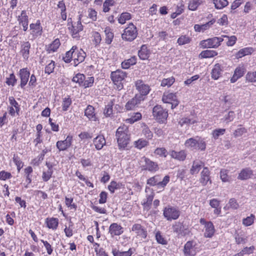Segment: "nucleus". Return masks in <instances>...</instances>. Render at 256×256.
I'll use <instances>...</instances> for the list:
<instances>
[{"label":"nucleus","instance_id":"obj_1","mask_svg":"<svg viewBox=\"0 0 256 256\" xmlns=\"http://www.w3.org/2000/svg\"><path fill=\"white\" fill-rule=\"evenodd\" d=\"M116 138L120 148H124L130 141V134L128 127L126 125L120 126L116 132Z\"/></svg>","mask_w":256,"mask_h":256},{"label":"nucleus","instance_id":"obj_2","mask_svg":"<svg viewBox=\"0 0 256 256\" xmlns=\"http://www.w3.org/2000/svg\"><path fill=\"white\" fill-rule=\"evenodd\" d=\"M186 147L192 150H204L206 147L204 141L199 137L190 138L187 140L184 144Z\"/></svg>","mask_w":256,"mask_h":256},{"label":"nucleus","instance_id":"obj_3","mask_svg":"<svg viewBox=\"0 0 256 256\" xmlns=\"http://www.w3.org/2000/svg\"><path fill=\"white\" fill-rule=\"evenodd\" d=\"M170 181V176H166L162 180L160 175H156L147 180V184L150 186H156L158 189H163Z\"/></svg>","mask_w":256,"mask_h":256},{"label":"nucleus","instance_id":"obj_4","mask_svg":"<svg viewBox=\"0 0 256 256\" xmlns=\"http://www.w3.org/2000/svg\"><path fill=\"white\" fill-rule=\"evenodd\" d=\"M126 77V72L120 70H118L114 72H112L110 74L112 81L116 86V88L118 90L123 88L122 81Z\"/></svg>","mask_w":256,"mask_h":256},{"label":"nucleus","instance_id":"obj_5","mask_svg":"<svg viewBox=\"0 0 256 256\" xmlns=\"http://www.w3.org/2000/svg\"><path fill=\"white\" fill-rule=\"evenodd\" d=\"M180 214V212L178 208L168 206L165 207L163 210L164 216L169 221L177 220Z\"/></svg>","mask_w":256,"mask_h":256},{"label":"nucleus","instance_id":"obj_6","mask_svg":"<svg viewBox=\"0 0 256 256\" xmlns=\"http://www.w3.org/2000/svg\"><path fill=\"white\" fill-rule=\"evenodd\" d=\"M138 32L136 26L132 23H130L126 27L122 35L123 40L127 41H132L137 36Z\"/></svg>","mask_w":256,"mask_h":256},{"label":"nucleus","instance_id":"obj_7","mask_svg":"<svg viewBox=\"0 0 256 256\" xmlns=\"http://www.w3.org/2000/svg\"><path fill=\"white\" fill-rule=\"evenodd\" d=\"M152 114L160 123L165 122L168 116V112L160 106H156L153 108Z\"/></svg>","mask_w":256,"mask_h":256},{"label":"nucleus","instance_id":"obj_8","mask_svg":"<svg viewBox=\"0 0 256 256\" xmlns=\"http://www.w3.org/2000/svg\"><path fill=\"white\" fill-rule=\"evenodd\" d=\"M224 40L222 36L220 37H214L206 40H202L200 42V46L203 48H218L221 42Z\"/></svg>","mask_w":256,"mask_h":256},{"label":"nucleus","instance_id":"obj_9","mask_svg":"<svg viewBox=\"0 0 256 256\" xmlns=\"http://www.w3.org/2000/svg\"><path fill=\"white\" fill-rule=\"evenodd\" d=\"M68 28L70 30L72 36L74 38H78V32L83 30V26L80 20H79L76 24L74 25L72 24V20L71 18H68Z\"/></svg>","mask_w":256,"mask_h":256},{"label":"nucleus","instance_id":"obj_10","mask_svg":"<svg viewBox=\"0 0 256 256\" xmlns=\"http://www.w3.org/2000/svg\"><path fill=\"white\" fill-rule=\"evenodd\" d=\"M162 100L164 103L171 104L172 108H176L179 104L175 94L164 92L162 98Z\"/></svg>","mask_w":256,"mask_h":256},{"label":"nucleus","instance_id":"obj_11","mask_svg":"<svg viewBox=\"0 0 256 256\" xmlns=\"http://www.w3.org/2000/svg\"><path fill=\"white\" fill-rule=\"evenodd\" d=\"M140 164L144 170L150 172H155L158 168V166L156 162L151 161L150 159L146 157H142L141 158Z\"/></svg>","mask_w":256,"mask_h":256},{"label":"nucleus","instance_id":"obj_12","mask_svg":"<svg viewBox=\"0 0 256 256\" xmlns=\"http://www.w3.org/2000/svg\"><path fill=\"white\" fill-rule=\"evenodd\" d=\"M200 224L204 226V234L206 237H212L215 232L213 224L211 222H206L204 218H200Z\"/></svg>","mask_w":256,"mask_h":256},{"label":"nucleus","instance_id":"obj_13","mask_svg":"<svg viewBox=\"0 0 256 256\" xmlns=\"http://www.w3.org/2000/svg\"><path fill=\"white\" fill-rule=\"evenodd\" d=\"M86 56L85 52L82 49L78 50L74 46L73 54L74 65L77 66L80 63L82 62Z\"/></svg>","mask_w":256,"mask_h":256},{"label":"nucleus","instance_id":"obj_14","mask_svg":"<svg viewBox=\"0 0 256 256\" xmlns=\"http://www.w3.org/2000/svg\"><path fill=\"white\" fill-rule=\"evenodd\" d=\"M18 75L20 78V86L24 88L28 81L30 72L27 68H23L19 70Z\"/></svg>","mask_w":256,"mask_h":256},{"label":"nucleus","instance_id":"obj_15","mask_svg":"<svg viewBox=\"0 0 256 256\" xmlns=\"http://www.w3.org/2000/svg\"><path fill=\"white\" fill-rule=\"evenodd\" d=\"M30 35L32 38H36L42 35V28L41 26L40 20H36V23L31 24L30 26Z\"/></svg>","mask_w":256,"mask_h":256},{"label":"nucleus","instance_id":"obj_16","mask_svg":"<svg viewBox=\"0 0 256 256\" xmlns=\"http://www.w3.org/2000/svg\"><path fill=\"white\" fill-rule=\"evenodd\" d=\"M196 244L193 241H188L184 244V254L185 256H194L197 253Z\"/></svg>","mask_w":256,"mask_h":256},{"label":"nucleus","instance_id":"obj_17","mask_svg":"<svg viewBox=\"0 0 256 256\" xmlns=\"http://www.w3.org/2000/svg\"><path fill=\"white\" fill-rule=\"evenodd\" d=\"M136 90L140 92L139 96L144 98L150 92V88L148 84H145L142 80H138L135 84Z\"/></svg>","mask_w":256,"mask_h":256},{"label":"nucleus","instance_id":"obj_18","mask_svg":"<svg viewBox=\"0 0 256 256\" xmlns=\"http://www.w3.org/2000/svg\"><path fill=\"white\" fill-rule=\"evenodd\" d=\"M144 99V98H142V96L136 94L134 98L126 102L125 106L126 109L128 110H133L142 101H143Z\"/></svg>","mask_w":256,"mask_h":256},{"label":"nucleus","instance_id":"obj_19","mask_svg":"<svg viewBox=\"0 0 256 256\" xmlns=\"http://www.w3.org/2000/svg\"><path fill=\"white\" fill-rule=\"evenodd\" d=\"M72 142V136L68 135L64 140H58L56 146L60 151H64L70 146Z\"/></svg>","mask_w":256,"mask_h":256},{"label":"nucleus","instance_id":"obj_20","mask_svg":"<svg viewBox=\"0 0 256 256\" xmlns=\"http://www.w3.org/2000/svg\"><path fill=\"white\" fill-rule=\"evenodd\" d=\"M124 232L123 228L117 223L112 224L109 227V233L112 237L120 236Z\"/></svg>","mask_w":256,"mask_h":256},{"label":"nucleus","instance_id":"obj_21","mask_svg":"<svg viewBox=\"0 0 256 256\" xmlns=\"http://www.w3.org/2000/svg\"><path fill=\"white\" fill-rule=\"evenodd\" d=\"M246 70V68L243 65L238 66L235 69L233 76L230 79V82L232 83L235 82L238 78L243 76Z\"/></svg>","mask_w":256,"mask_h":256},{"label":"nucleus","instance_id":"obj_22","mask_svg":"<svg viewBox=\"0 0 256 256\" xmlns=\"http://www.w3.org/2000/svg\"><path fill=\"white\" fill-rule=\"evenodd\" d=\"M30 46V44L28 42H23L21 44L20 54L25 60H28L29 58Z\"/></svg>","mask_w":256,"mask_h":256},{"label":"nucleus","instance_id":"obj_23","mask_svg":"<svg viewBox=\"0 0 256 256\" xmlns=\"http://www.w3.org/2000/svg\"><path fill=\"white\" fill-rule=\"evenodd\" d=\"M93 144L97 150H100L106 145V140L103 135H98L94 139Z\"/></svg>","mask_w":256,"mask_h":256},{"label":"nucleus","instance_id":"obj_24","mask_svg":"<svg viewBox=\"0 0 256 256\" xmlns=\"http://www.w3.org/2000/svg\"><path fill=\"white\" fill-rule=\"evenodd\" d=\"M132 230L134 232L137 236L145 238L146 237V231L140 224H134L132 228Z\"/></svg>","mask_w":256,"mask_h":256},{"label":"nucleus","instance_id":"obj_25","mask_svg":"<svg viewBox=\"0 0 256 256\" xmlns=\"http://www.w3.org/2000/svg\"><path fill=\"white\" fill-rule=\"evenodd\" d=\"M45 224L48 228L56 230L58 227V220L54 218H48L45 220Z\"/></svg>","mask_w":256,"mask_h":256},{"label":"nucleus","instance_id":"obj_26","mask_svg":"<svg viewBox=\"0 0 256 256\" xmlns=\"http://www.w3.org/2000/svg\"><path fill=\"white\" fill-rule=\"evenodd\" d=\"M148 191L150 192V194H147L146 198L144 200V202L142 203L144 208L148 209L150 208V206L152 204L154 196V192L151 190V189L146 186V192H148Z\"/></svg>","mask_w":256,"mask_h":256},{"label":"nucleus","instance_id":"obj_27","mask_svg":"<svg viewBox=\"0 0 256 256\" xmlns=\"http://www.w3.org/2000/svg\"><path fill=\"white\" fill-rule=\"evenodd\" d=\"M222 69L219 64H216L212 70L211 76L212 78L216 80L222 76Z\"/></svg>","mask_w":256,"mask_h":256},{"label":"nucleus","instance_id":"obj_28","mask_svg":"<svg viewBox=\"0 0 256 256\" xmlns=\"http://www.w3.org/2000/svg\"><path fill=\"white\" fill-rule=\"evenodd\" d=\"M253 175V172L249 168L242 170L238 176V179L246 180L252 178Z\"/></svg>","mask_w":256,"mask_h":256},{"label":"nucleus","instance_id":"obj_29","mask_svg":"<svg viewBox=\"0 0 256 256\" xmlns=\"http://www.w3.org/2000/svg\"><path fill=\"white\" fill-rule=\"evenodd\" d=\"M208 181H210V183H211L210 178V171L208 168H204L201 172L200 182L204 186L207 184Z\"/></svg>","mask_w":256,"mask_h":256},{"label":"nucleus","instance_id":"obj_30","mask_svg":"<svg viewBox=\"0 0 256 256\" xmlns=\"http://www.w3.org/2000/svg\"><path fill=\"white\" fill-rule=\"evenodd\" d=\"M214 22L215 20L213 19L204 24H195L194 26V29L196 32H204L208 29Z\"/></svg>","mask_w":256,"mask_h":256},{"label":"nucleus","instance_id":"obj_31","mask_svg":"<svg viewBox=\"0 0 256 256\" xmlns=\"http://www.w3.org/2000/svg\"><path fill=\"white\" fill-rule=\"evenodd\" d=\"M172 158L178 160L183 161L186 159V154L184 150H181L177 152L174 150H172L170 153Z\"/></svg>","mask_w":256,"mask_h":256},{"label":"nucleus","instance_id":"obj_32","mask_svg":"<svg viewBox=\"0 0 256 256\" xmlns=\"http://www.w3.org/2000/svg\"><path fill=\"white\" fill-rule=\"evenodd\" d=\"M84 114L90 120H96L94 108L90 105H88L85 110Z\"/></svg>","mask_w":256,"mask_h":256},{"label":"nucleus","instance_id":"obj_33","mask_svg":"<svg viewBox=\"0 0 256 256\" xmlns=\"http://www.w3.org/2000/svg\"><path fill=\"white\" fill-rule=\"evenodd\" d=\"M203 166V163L201 161L195 160L193 162L190 172L192 174H198Z\"/></svg>","mask_w":256,"mask_h":256},{"label":"nucleus","instance_id":"obj_34","mask_svg":"<svg viewBox=\"0 0 256 256\" xmlns=\"http://www.w3.org/2000/svg\"><path fill=\"white\" fill-rule=\"evenodd\" d=\"M138 55L142 60H146L148 58L150 52L146 46L143 45L142 46L140 50L138 51Z\"/></svg>","mask_w":256,"mask_h":256},{"label":"nucleus","instance_id":"obj_35","mask_svg":"<svg viewBox=\"0 0 256 256\" xmlns=\"http://www.w3.org/2000/svg\"><path fill=\"white\" fill-rule=\"evenodd\" d=\"M253 52V49L252 48H244L240 50L236 54V56L238 58H241L246 56L252 54Z\"/></svg>","mask_w":256,"mask_h":256},{"label":"nucleus","instance_id":"obj_36","mask_svg":"<svg viewBox=\"0 0 256 256\" xmlns=\"http://www.w3.org/2000/svg\"><path fill=\"white\" fill-rule=\"evenodd\" d=\"M60 45L59 39L56 38L50 44L47 48V52L48 53L54 52L57 50Z\"/></svg>","mask_w":256,"mask_h":256},{"label":"nucleus","instance_id":"obj_37","mask_svg":"<svg viewBox=\"0 0 256 256\" xmlns=\"http://www.w3.org/2000/svg\"><path fill=\"white\" fill-rule=\"evenodd\" d=\"M136 63V56H132L131 58L126 60L122 62V67L124 69H128L131 66L134 65Z\"/></svg>","mask_w":256,"mask_h":256},{"label":"nucleus","instance_id":"obj_38","mask_svg":"<svg viewBox=\"0 0 256 256\" xmlns=\"http://www.w3.org/2000/svg\"><path fill=\"white\" fill-rule=\"evenodd\" d=\"M217 54V52L215 50H207L202 51L199 56L200 58H210L216 56Z\"/></svg>","mask_w":256,"mask_h":256},{"label":"nucleus","instance_id":"obj_39","mask_svg":"<svg viewBox=\"0 0 256 256\" xmlns=\"http://www.w3.org/2000/svg\"><path fill=\"white\" fill-rule=\"evenodd\" d=\"M105 34V42L106 44H110L114 38V34L111 29L109 28H106L104 31Z\"/></svg>","mask_w":256,"mask_h":256},{"label":"nucleus","instance_id":"obj_40","mask_svg":"<svg viewBox=\"0 0 256 256\" xmlns=\"http://www.w3.org/2000/svg\"><path fill=\"white\" fill-rule=\"evenodd\" d=\"M114 100H111L106 106L104 114L106 117H110L112 114V106L114 104Z\"/></svg>","mask_w":256,"mask_h":256},{"label":"nucleus","instance_id":"obj_41","mask_svg":"<svg viewBox=\"0 0 256 256\" xmlns=\"http://www.w3.org/2000/svg\"><path fill=\"white\" fill-rule=\"evenodd\" d=\"M18 20L21 25L28 24V17L25 10H22L20 16H18Z\"/></svg>","mask_w":256,"mask_h":256},{"label":"nucleus","instance_id":"obj_42","mask_svg":"<svg viewBox=\"0 0 256 256\" xmlns=\"http://www.w3.org/2000/svg\"><path fill=\"white\" fill-rule=\"evenodd\" d=\"M112 253L114 256H131L132 252L131 248L126 252H120L116 248H114L112 249Z\"/></svg>","mask_w":256,"mask_h":256},{"label":"nucleus","instance_id":"obj_43","mask_svg":"<svg viewBox=\"0 0 256 256\" xmlns=\"http://www.w3.org/2000/svg\"><path fill=\"white\" fill-rule=\"evenodd\" d=\"M142 134L148 139L151 140L153 137V133L146 124L142 126Z\"/></svg>","mask_w":256,"mask_h":256},{"label":"nucleus","instance_id":"obj_44","mask_svg":"<svg viewBox=\"0 0 256 256\" xmlns=\"http://www.w3.org/2000/svg\"><path fill=\"white\" fill-rule=\"evenodd\" d=\"M72 101L69 96H67L62 98V109L63 111H67L69 107L72 104Z\"/></svg>","mask_w":256,"mask_h":256},{"label":"nucleus","instance_id":"obj_45","mask_svg":"<svg viewBox=\"0 0 256 256\" xmlns=\"http://www.w3.org/2000/svg\"><path fill=\"white\" fill-rule=\"evenodd\" d=\"M142 114L140 112L134 113L132 114L130 118H127L126 121L130 124H133L136 122L140 120Z\"/></svg>","mask_w":256,"mask_h":256},{"label":"nucleus","instance_id":"obj_46","mask_svg":"<svg viewBox=\"0 0 256 256\" xmlns=\"http://www.w3.org/2000/svg\"><path fill=\"white\" fill-rule=\"evenodd\" d=\"M255 218V216L251 214L250 216L242 220V224L246 226H250L254 224Z\"/></svg>","mask_w":256,"mask_h":256},{"label":"nucleus","instance_id":"obj_47","mask_svg":"<svg viewBox=\"0 0 256 256\" xmlns=\"http://www.w3.org/2000/svg\"><path fill=\"white\" fill-rule=\"evenodd\" d=\"M85 80V76L82 74H78L72 78V82L78 83L80 86H82L84 81Z\"/></svg>","mask_w":256,"mask_h":256},{"label":"nucleus","instance_id":"obj_48","mask_svg":"<svg viewBox=\"0 0 256 256\" xmlns=\"http://www.w3.org/2000/svg\"><path fill=\"white\" fill-rule=\"evenodd\" d=\"M74 48V46H73L69 51L66 53L64 56L63 57V60L66 62L68 63L71 61L72 60H73Z\"/></svg>","mask_w":256,"mask_h":256},{"label":"nucleus","instance_id":"obj_49","mask_svg":"<svg viewBox=\"0 0 256 256\" xmlns=\"http://www.w3.org/2000/svg\"><path fill=\"white\" fill-rule=\"evenodd\" d=\"M214 4L217 9H222L228 4L226 0H214Z\"/></svg>","mask_w":256,"mask_h":256},{"label":"nucleus","instance_id":"obj_50","mask_svg":"<svg viewBox=\"0 0 256 256\" xmlns=\"http://www.w3.org/2000/svg\"><path fill=\"white\" fill-rule=\"evenodd\" d=\"M148 142L143 138H140L138 140L135 141L134 143L135 146L138 149H142V148L148 146Z\"/></svg>","mask_w":256,"mask_h":256},{"label":"nucleus","instance_id":"obj_51","mask_svg":"<svg viewBox=\"0 0 256 256\" xmlns=\"http://www.w3.org/2000/svg\"><path fill=\"white\" fill-rule=\"evenodd\" d=\"M131 18V15L128 12H123L122 13L118 19V22L121 24H124L126 20H129Z\"/></svg>","mask_w":256,"mask_h":256},{"label":"nucleus","instance_id":"obj_52","mask_svg":"<svg viewBox=\"0 0 256 256\" xmlns=\"http://www.w3.org/2000/svg\"><path fill=\"white\" fill-rule=\"evenodd\" d=\"M16 82L17 80L15 75L13 73L10 74L9 76L6 78V82L9 86H15Z\"/></svg>","mask_w":256,"mask_h":256},{"label":"nucleus","instance_id":"obj_53","mask_svg":"<svg viewBox=\"0 0 256 256\" xmlns=\"http://www.w3.org/2000/svg\"><path fill=\"white\" fill-rule=\"evenodd\" d=\"M174 81L175 79L173 76L164 78L162 80L161 86L170 87L174 83Z\"/></svg>","mask_w":256,"mask_h":256},{"label":"nucleus","instance_id":"obj_54","mask_svg":"<svg viewBox=\"0 0 256 256\" xmlns=\"http://www.w3.org/2000/svg\"><path fill=\"white\" fill-rule=\"evenodd\" d=\"M246 78L248 82H256V71L248 72L246 76Z\"/></svg>","mask_w":256,"mask_h":256},{"label":"nucleus","instance_id":"obj_55","mask_svg":"<svg viewBox=\"0 0 256 256\" xmlns=\"http://www.w3.org/2000/svg\"><path fill=\"white\" fill-rule=\"evenodd\" d=\"M8 102L10 103V105L8 106L14 108L16 111L20 110V106L13 96H10L8 98Z\"/></svg>","mask_w":256,"mask_h":256},{"label":"nucleus","instance_id":"obj_56","mask_svg":"<svg viewBox=\"0 0 256 256\" xmlns=\"http://www.w3.org/2000/svg\"><path fill=\"white\" fill-rule=\"evenodd\" d=\"M94 82V77L88 76V77L86 78L85 76V80L84 81V83H83L82 86H83L84 88L91 87L93 85Z\"/></svg>","mask_w":256,"mask_h":256},{"label":"nucleus","instance_id":"obj_57","mask_svg":"<svg viewBox=\"0 0 256 256\" xmlns=\"http://www.w3.org/2000/svg\"><path fill=\"white\" fill-rule=\"evenodd\" d=\"M200 4V0H190L188 4V9L191 10H195Z\"/></svg>","mask_w":256,"mask_h":256},{"label":"nucleus","instance_id":"obj_58","mask_svg":"<svg viewBox=\"0 0 256 256\" xmlns=\"http://www.w3.org/2000/svg\"><path fill=\"white\" fill-rule=\"evenodd\" d=\"M120 184L115 181H112L108 186V189L111 193H114L116 190L120 188Z\"/></svg>","mask_w":256,"mask_h":256},{"label":"nucleus","instance_id":"obj_59","mask_svg":"<svg viewBox=\"0 0 256 256\" xmlns=\"http://www.w3.org/2000/svg\"><path fill=\"white\" fill-rule=\"evenodd\" d=\"M228 170H222L220 172V178L223 182H228L230 180V177L228 174Z\"/></svg>","mask_w":256,"mask_h":256},{"label":"nucleus","instance_id":"obj_60","mask_svg":"<svg viewBox=\"0 0 256 256\" xmlns=\"http://www.w3.org/2000/svg\"><path fill=\"white\" fill-rule=\"evenodd\" d=\"M190 38L186 36H180L177 42L179 45H184L190 43Z\"/></svg>","mask_w":256,"mask_h":256},{"label":"nucleus","instance_id":"obj_61","mask_svg":"<svg viewBox=\"0 0 256 256\" xmlns=\"http://www.w3.org/2000/svg\"><path fill=\"white\" fill-rule=\"evenodd\" d=\"M92 37L94 44L96 46L98 45L102 41V36L100 34L97 32H92Z\"/></svg>","mask_w":256,"mask_h":256},{"label":"nucleus","instance_id":"obj_62","mask_svg":"<svg viewBox=\"0 0 256 256\" xmlns=\"http://www.w3.org/2000/svg\"><path fill=\"white\" fill-rule=\"evenodd\" d=\"M222 38H227L228 39V41L227 42V45L228 46H234L236 41V37L234 36H226V35H223L222 36Z\"/></svg>","mask_w":256,"mask_h":256},{"label":"nucleus","instance_id":"obj_63","mask_svg":"<svg viewBox=\"0 0 256 256\" xmlns=\"http://www.w3.org/2000/svg\"><path fill=\"white\" fill-rule=\"evenodd\" d=\"M40 241L43 243L48 254L50 255L53 252V248H52V245L48 241L44 240H41Z\"/></svg>","mask_w":256,"mask_h":256},{"label":"nucleus","instance_id":"obj_64","mask_svg":"<svg viewBox=\"0 0 256 256\" xmlns=\"http://www.w3.org/2000/svg\"><path fill=\"white\" fill-rule=\"evenodd\" d=\"M53 170H46L42 172V179L44 182L48 181L52 177Z\"/></svg>","mask_w":256,"mask_h":256}]
</instances>
